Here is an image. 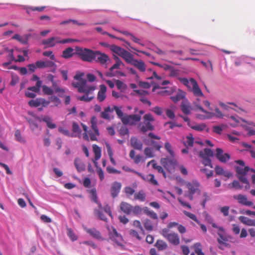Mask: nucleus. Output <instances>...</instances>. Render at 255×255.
<instances>
[{
	"label": "nucleus",
	"mask_w": 255,
	"mask_h": 255,
	"mask_svg": "<svg viewBox=\"0 0 255 255\" xmlns=\"http://www.w3.org/2000/svg\"><path fill=\"white\" fill-rule=\"evenodd\" d=\"M75 49L76 55L83 61L92 62L94 61L95 51L79 46H76Z\"/></svg>",
	"instance_id": "obj_1"
},
{
	"label": "nucleus",
	"mask_w": 255,
	"mask_h": 255,
	"mask_svg": "<svg viewBox=\"0 0 255 255\" xmlns=\"http://www.w3.org/2000/svg\"><path fill=\"white\" fill-rule=\"evenodd\" d=\"M143 122L140 123L138 126L140 131L142 133H145L148 131L153 130L154 127L150 123L154 121L153 116L150 114H147L143 116Z\"/></svg>",
	"instance_id": "obj_2"
},
{
	"label": "nucleus",
	"mask_w": 255,
	"mask_h": 255,
	"mask_svg": "<svg viewBox=\"0 0 255 255\" xmlns=\"http://www.w3.org/2000/svg\"><path fill=\"white\" fill-rule=\"evenodd\" d=\"M161 235L171 244L174 246H178L180 244L178 235L174 232H170L168 229H163L161 231Z\"/></svg>",
	"instance_id": "obj_3"
},
{
	"label": "nucleus",
	"mask_w": 255,
	"mask_h": 255,
	"mask_svg": "<svg viewBox=\"0 0 255 255\" xmlns=\"http://www.w3.org/2000/svg\"><path fill=\"white\" fill-rule=\"evenodd\" d=\"M235 168L237 172L238 178L242 183L246 184L245 189H249L250 188L249 182L245 176L247 174L248 172L249 171L250 167L248 166H245L244 168H242L239 166H235Z\"/></svg>",
	"instance_id": "obj_4"
},
{
	"label": "nucleus",
	"mask_w": 255,
	"mask_h": 255,
	"mask_svg": "<svg viewBox=\"0 0 255 255\" xmlns=\"http://www.w3.org/2000/svg\"><path fill=\"white\" fill-rule=\"evenodd\" d=\"M87 81L86 79H81L77 83H73L72 86L78 88L80 93H88L90 91H94L96 89L95 86H89L87 84Z\"/></svg>",
	"instance_id": "obj_5"
},
{
	"label": "nucleus",
	"mask_w": 255,
	"mask_h": 255,
	"mask_svg": "<svg viewBox=\"0 0 255 255\" xmlns=\"http://www.w3.org/2000/svg\"><path fill=\"white\" fill-rule=\"evenodd\" d=\"M196 107L198 110L207 114L206 116L197 115V118L199 119L204 120L205 119H210L214 116H216L217 118L220 119H223L224 118V115L218 108H216L215 109V111L216 112V114H215L213 113L209 112L205 110L200 105H196Z\"/></svg>",
	"instance_id": "obj_6"
},
{
	"label": "nucleus",
	"mask_w": 255,
	"mask_h": 255,
	"mask_svg": "<svg viewBox=\"0 0 255 255\" xmlns=\"http://www.w3.org/2000/svg\"><path fill=\"white\" fill-rule=\"evenodd\" d=\"M141 120V116L140 115L133 114V115H125V118L122 119V123L125 125H129L130 126H133L139 122Z\"/></svg>",
	"instance_id": "obj_7"
},
{
	"label": "nucleus",
	"mask_w": 255,
	"mask_h": 255,
	"mask_svg": "<svg viewBox=\"0 0 255 255\" xmlns=\"http://www.w3.org/2000/svg\"><path fill=\"white\" fill-rule=\"evenodd\" d=\"M36 66L37 68L42 69L45 68H49L51 69L50 71L53 73H55L56 71L57 66L56 64L52 61L50 60H45L41 61L39 60L35 62Z\"/></svg>",
	"instance_id": "obj_8"
},
{
	"label": "nucleus",
	"mask_w": 255,
	"mask_h": 255,
	"mask_svg": "<svg viewBox=\"0 0 255 255\" xmlns=\"http://www.w3.org/2000/svg\"><path fill=\"white\" fill-rule=\"evenodd\" d=\"M28 104L31 107H38L41 106L42 107L46 108L50 104V101L44 98H39L34 100H31Z\"/></svg>",
	"instance_id": "obj_9"
},
{
	"label": "nucleus",
	"mask_w": 255,
	"mask_h": 255,
	"mask_svg": "<svg viewBox=\"0 0 255 255\" xmlns=\"http://www.w3.org/2000/svg\"><path fill=\"white\" fill-rule=\"evenodd\" d=\"M193 105L195 107V108L193 109L190 105L188 101L186 99L183 100L181 104L180 105V109L182 112L185 115H189L191 113V111L192 110H194L195 111H198V110L197 109L196 107V105H198L196 102H194L193 103Z\"/></svg>",
	"instance_id": "obj_10"
},
{
	"label": "nucleus",
	"mask_w": 255,
	"mask_h": 255,
	"mask_svg": "<svg viewBox=\"0 0 255 255\" xmlns=\"http://www.w3.org/2000/svg\"><path fill=\"white\" fill-rule=\"evenodd\" d=\"M110 60L108 55L99 51H95L94 61L100 63L101 65L105 64Z\"/></svg>",
	"instance_id": "obj_11"
},
{
	"label": "nucleus",
	"mask_w": 255,
	"mask_h": 255,
	"mask_svg": "<svg viewBox=\"0 0 255 255\" xmlns=\"http://www.w3.org/2000/svg\"><path fill=\"white\" fill-rule=\"evenodd\" d=\"M200 185L199 182L196 180H193L191 182H187L186 186L188 189V193H191V194L198 193L200 194V190L199 189Z\"/></svg>",
	"instance_id": "obj_12"
},
{
	"label": "nucleus",
	"mask_w": 255,
	"mask_h": 255,
	"mask_svg": "<svg viewBox=\"0 0 255 255\" xmlns=\"http://www.w3.org/2000/svg\"><path fill=\"white\" fill-rule=\"evenodd\" d=\"M190 85L192 87L190 86V88H189V90L192 92L195 96L197 97H204V94L199 88L197 82L194 79H190Z\"/></svg>",
	"instance_id": "obj_13"
},
{
	"label": "nucleus",
	"mask_w": 255,
	"mask_h": 255,
	"mask_svg": "<svg viewBox=\"0 0 255 255\" xmlns=\"http://www.w3.org/2000/svg\"><path fill=\"white\" fill-rule=\"evenodd\" d=\"M109 238L119 246H122L120 241L122 240V236L119 234L115 228H113L112 231L109 233Z\"/></svg>",
	"instance_id": "obj_14"
},
{
	"label": "nucleus",
	"mask_w": 255,
	"mask_h": 255,
	"mask_svg": "<svg viewBox=\"0 0 255 255\" xmlns=\"http://www.w3.org/2000/svg\"><path fill=\"white\" fill-rule=\"evenodd\" d=\"M216 151V156L220 162L226 163L230 159V155L227 153H224L222 148H217Z\"/></svg>",
	"instance_id": "obj_15"
},
{
	"label": "nucleus",
	"mask_w": 255,
	"mask_h": 255,
	"mask_svg": "<svg viewBox=\"0 0 255 255\" xmlns=\"http://www.w3.org/2000/svg\"><path fill=\"white\" fill-rule=\"evenodd\" d=\"M234 199L238 200L239 204L246 206H252L254 205L253 202L249 201L246 195L242 194H238L233 196Z\"/></svg>",
	"instance_id": "obj_16"
},
{
	"label": "nucleus",
	"mask_w": 255,
	"mask_h": 255,
	"mask_svg": "<svg viewBox=\"0 0 255 255\" xmlns=\"http://www.w3.org/2000/svg\"><path fill=\"white\" fill-rule=\"evenodd\" d=\"M60 37L57 36H53L48 39L43 40L42 44L47 47H52L56 45V44L59 43Z\"/></svg>",
	"instance_id": "obj_17"
},
{
	"label": "nucleus",
	"mask_w": 255,
	"mask_h": 255,
	"mask_svg": "<svg viewBox=\"0 0 255 255\" xmlns=\"http://www.w3.org/2000/svg\"><path fill=\"white\" fill-rule=\"evenodd\" d=\"M84 230L89 234L93 238L98 240H104V238L101 236V233L99 231L95 228H88L87 227L84 228Z\"/></svg>",
	"instance_id": "obj_18"
},
{
	"label": "nucleus",
	"mask_w": 255,
	"mask_h": 255,
	"mask_svg": "<svg viewBox=\"0 0 255 255\" xmlns=\"http://www.w3.org/2000/svg\"><path fill=\"white\" fill-rule=\"evenodd\" d=\"M122 187V184L119 182L113 183L111 188V193L113 198H116L119 195Z\"/></svg>",
	"instance_id": "obj_19"
},
{
	"label": "nucleus",
	"mask_w": 255,
	"mask_h": 255,
	"mask_svg": "<svg viewBox=\"0 0 255 255\" xmlns=\"http://www.w3.org/2000/svg\"><path fill=\"white\" fill-rule=\"evenodd\" d=\"M131 208L132 206L127 202H122L120 204V210L125 214L129 215L131 214Z\"/></svg>",
	"instance_id": "obj_20"
},
{
	"label": "nucleus",
	"mask_w": 255,
	"mask_h": 255,
	"mask_svg": "<svg viewBox=\"0 0 255 255\" xmlns=\"http://www.w3.org/2000/svg\"><path fill=\"white\" fill-rule=\"evenodd\" d=\"M107 91V88L105 85H100V89L98 92L97 95V99L100 102H102L104 101L106 98V92Z\"/></svg>",
	"instance_id": "obj_21"
},
{
	"label": "nucleus",
	"mask_w": 255,
	"mask_h": 255,
	"mask_svg": "<svg viewBox=\"0 0 255 255\" xmlns=\"http://www.w3.org/2000/svg\"><path fill=\"white\" fill-rule=\"evenodd\" d=\"M186 96V93L184 91L178 90L175 96L170 97V99L174 103L183 100H184Z\"/></svg>",
	"instance_id": "obj_22"
},
{
	"label": "nucleus",
	"mask_w": 255,
	"mask_h": 255,
	"mask_svg": "<svg viewBox=\"0 0 255 255\" xmlns=\"http://www.w3.org/2000/svg\"><path fill=\"white\" fill-rule=\"evenodd\" d=\"M130 143L132 147L138 150H141L142 148V143L141 141L135 137H132L130 139Z\"/></svg>",
	"instance_id": "obj_23"
},
{
	"label": "nucleus",
	"mask_w": 255,
	"mask_h": 255,
	"mask_svg": "<svg viewBox=\"0 0 255 255\" xmlns=\"http://www.w3.org/2000/svg\"><path fill=\"white\" fill-rule=\"evenodd\" d=\"M131 65L137 68L140 72H143L145 71V63L141 60L138 61L134 59Z\"/></svg>",
	"instance_id": "obj_24"
},
{
	"label": "nucleus",
	"mask_w": 255,
	"mask_h": 255,
	"mask_svg": "<svg viewBox=\"0 0 255 255\" xmlns=\"http://www.w3.org/2000/svg\"><path fill=\"white\" fill-rule=\"evenodd\" d=\"M215 170L216 173L217 175H222L228 178L230 177L232 175V173L228 171H225L224 169L220 166H216L215 167Z\"/></svg>",
	"instance_id": "obj_25"
},
{
	"label": "nucleus",
	"mask_w": 255,
	"mask_h": 255,
	"mask_svg": "<svg viewBox=\"0 0 255 255\" xmlns=\"http://www.w3.org/2000/svg\"><path fill=\"white\" fill-rule=\"evenodd\" d=\"M74 55H76V51L74 52V49L72 47H68L63 51L62 56L64 58L68 59Z\"/></svg>",
	"instance_id": "obj_26"
},
{
	"label": "nucleus",
	"mask_w": 255,
	"mask_h": 255,
	"mask_svg": "<svg viewBox=\"0 0 255 255\" xmlns=\"http://www.w3.org/2000/svg\"><path fill=\"white\" fill-rule=\"evenodd\" d=\"M121 57H122L127 63L131 64L134 60V59H133V55L126 50L124 51Z\"/></svg>",
	"instance_id": "obj_27"
},
{
	"label": "nucleus",
	"mask_w": 255,
	"mask_h": 255,
	"mask_svg": "<svg viewBox=\"0 0 255 255\" xmlns=\"http://www.w3.org/2000/svg\"><path fill=\"white\" fill-rule=\"evenodd\" d=\"M46 6H24L23 8L26 10V12L27 14H30L31 11H42L45 9Z\"/></svg>",
	"instance_id": "obj_28"
},
{
	"label": "nucleus",
	"mask_w": 255,
	"mask_h": 255,
	"mask_svg": "<svg viewBox=\"0 0 255 255\" xmlns=\"http://www.w3.org/2000/svg\"><path fill=\"white\" fill-rule=\"evenodd\" d=\"M74 165L78 172L84 171L85 166L83 162L78 158H76L74 160Z\"/></svg>",
	"instance_id": "obj_29"
},
{
	"label": "nucleus",
	"mask_w": 255,
	"mask_h": 255,
	"mask_svg": "<svg viewBox=\"0 0 255 255\" xmlns=\"http://www.w3.org/2000/svg\"><path fill=\"white\" fill-rule=\"evenodd\" d=\"M97 118L95 116H93L91 119V128L94 130V132L98 135H100L99 130L97 126Z\"/></svg>",
	"instance_id": "obj_30"
},
{
	"label": "nucleus",
	"mask_w": 255,
	"mask_h": 255,
	"mask_svg": "<svg viewBox=\"0 0 255 255\" xmlns=\"http://www.w3.org/2000/svg\"><path fill=\"white\" fill-rule=\"evenodd\" d=\"M114 111V109H112L110 106H108L104 109V111L101 113V117L104 119L109 120L110 117L109 115V113H111Z\"/></svg>",
	"instance_id": "obj_31"
},
{
	"label": "nucleus",
	"mask_w": 255,
	"mask_h": 255,
	"mask_svg": "<svg viewBox=\"0 0 255 255\" xmlns=\"http://www.w3.org/2000/svg\"><path fill=\"white\" fill-rule=\"evenodd\" d=\"M93 92V91H90L89 93H88L87 94L85 93V95L78 97L77 99L80 101H84V102H90L94 98V96L93 95L89 96L90 95H92Z\"/></svg>",
	"instance_id": "obj_32"
},
{
	"label": "nucleus",
	"mask_w": 255,
	"mask_h": 255,
	"mask_svg": "<svg viewBox=\"0 0 255 255\" xmlns=\"http://www.w3.org/2000/svg\"><path fill=\"white\" fill-rule=\"evenodd\" d=\"M92 147L93 152L95 154V159L96 160H98L101 158V148L96 144H93Z\"/></svg>",
	"instance_id": "obj_33"
},
{
	"label": "nucleus",
	"mask_w": 255,
	"mask_h": 255,
	"mask_svg": "<svg viewBox=\"0 0 255 255\" xmlns=\"http://www.w3.org/2000/svg\"><path fill=\"white\" fill-rule=\"evenodd\" d=\"M110 50L116 54L119 55L120 56L122 55L124 51V49L121 47L118 46L116 45H112L110 46Z\"/></svg>",
	"instance_id": "obj_34"
},
{
	"label": "nucleus",
	"mask_w": 255,
	"mask_h": 255,
	"mask_svg": "<svg viewBox=\"0 0 255 255\" xmlns=\"http://www.w3.org/2000/svg\"><path fill=\"white\" fill-rule=\"evenodd\" d=\"M214 155L213 151L208 148H206L204 149V151H200L199 152V156L200 157H213Z\"/></svg>",
	"instance_id": "obj_35"
},
{
	"label": "nucleus",
	"mask_w": 255,
	"mask_h": 255,
	"mask_svg": "<svg viewBox=\"0 0 255 255\" xmlns=\"http://www.w3.org/2000/svg\"><path fill=\"white\" fill-rule=\"evenodd\" d=\"M41 121L45 122L47 126L50 129H53L56 127V125L52 123L51 119L49 117L45 116L42 118Z\"/></svg>",
	"instance_id": "obj_36"
},
{
	"label": "nucleus",
	"mask_w": 255,
	"mask_h": 255,
	"mask_svg": "<svg viewBox=\"0 0 255 255\" xmlns=\"http://www.w3.org/2000/svg\"><path fill=\"white\" fill-rule=\"evenodd\" d=\"M49 101L53 103V105H51L52 107H59L61 105V100L55 96H52L49 98Z\"/></svg>",
	"instance_id": "obj_37"
},
{
	"label": "nucleus",
	"mask_w": 255,
	"mask_h": 255,
	"mask_svg": "<svg viewBox=\"0 0 255 255\" xmlns=\"http://www.w3.org/2000/svg\"><path fill=\"white\" fill-rule=\"evenodd\" d=\"M155 246L159 251H162L167 248V245L164 241L161 240H158L155 244Z\"/></svg>",
	"instance_id": "obj_38"
},
{
	"label": "nucleus",
	"mask_w": 255,
	"mask_h": 255,
	"mask_svg": "<svg viewBox=\"0 0 255 255\" xmlns=\"http://www.w3.org/2000/svg\"><path fill=\"white\" fill-rule=\"evenodd\" d=\"M106 147L107 149V152L109 155V156L110 157V161L111 163L114 165H115L116 164V162L115 160L113 158V152L112 151V149L109 143L106 142Z\"/></svg>",
	"instance_id": "obj_39"
},
{
	"label": "nucleus",
	"mask_w": 255,
	"mask_h": 255,
	"mask_svg": "<svg viewBox=\"0 0 255 255\" xmlns=\"http://www.w3.org/2000/svg\"><path fill=\"white\" fill-rule=\"evenodd\" d=\"M42 82L41 81H38L36 82V85L32 87L27 88V90L33 92L34 93H38L41 87Z\"/></svg>",
	"instance_id": "obj_40"
},
{
	"label": "nucleus",
	"mask_w": 255,
	"mask_h": 255,
	"mask_svg": "<svg viewBox=\"0 0 255 255\" xmlns=\"http://www.w3.org/2000/svg\"><path fill=\"white\" fill-rule=\"evenodd\" d=\"M135 151L133 150H130L129 157L134 160V163L138 164L141 160L142 157L140 155L135 156Z\"/></svg>",
	"instance_id": "obj_41"
},
{
	"label": "nucleus",
	"mask_w": 255,
	"mask_h": 255,
	"mask_svg": "<svg viewBox=\"0 0 255 255\" xmlns=\"http://www.w3.org/2000/svg\"><path fill=\"white\" fill-rule=\"evenodd\" d=\"M145 194L143 190L139 191L138 192L135 193L134 195L135 200H138L142 202L145 201Z\"/></svg>",
	"instance_id": "obj_42"
},
{
	"label": "nucleus",
	"mask_w": 255,
	"mask_h": 255,
	"mask_svg": "<svg viewBox=\"0 0 255 255\" xmlns=\"http://www.w3.org/2000/svg\"><path fill=\"white\" fill-rule=\"evenodd\" d=\"M122 107H119L117 106H114L113 108H112L115 110L118 117L121 120L122 122V119L125 118V115L122 111Z\"/></svg>",
	"instance_id": "obj_43"
},
{
	"label": "nucleus",
	"mask_w": 255,
	"mask_h": 255,
	"mask_svg": "<svg viewBox=\"0 0 255 255\" xmlns=\"http://www.w3.org/2000/svg\"><path fill=\"white\" fill-rule=\"evenodd\" d=\"M115 59L116 60V63L114 64L110 68V71L109 72H115L114 71L115 69H119L120 66L121 65H124V64L123 63V62L120 60L119 57H116L115 58Z\"/></svg>",
	"instance_id": "obj_44"
},
{
	"label": "nucleus",
	"mask_w": 255,
	"mask_h": 255,
	"mask_svg": "<svg viewBox=\"0 0 255 255\" xmlns=\"http://www.w3.org/2000/svg\"><path fill=\"white\" fill-rule=\"evenodd\" d=\"M194 248L195 253L197 255H204V253L202 252V246L200 243H196L194 245Z\"/></svg>",
	"instance_id": "obj_45"
},
{
	"label": "nucleus",
	"mask_w": 255,
	"mask_h": 255,
	"mask_svg": "<svg viewBox=\"0 0 255 255\" xmlns=\"http://www.w3.org/2000/svg\"><path fill=\"white\" fill-rule=\"evenodd\" d=\"M146 180L150 184L153 185H158V183L157 180L155 179L154 176L153 174H149L146 176Z\"/></svg>",
	"instance_id": "obj_46"
},
{
	"label": "nucleus",
	"mask_w": 255,
	"mask_h": 255,
	"mask_svg": "<svg viewBox=\"0 0 255 255\" xmlns=\"http://www.w3.org/2000/svg\"><path fill=\"white\" fill-rule=\"evenodd\" d=\"M43 93L46 95H52L54 92L53 89L49 87L46 85H44L42 87Z\"/></svg>",
	"instance_id": "obj_47"
},
{
	"label": "nucleus",
	"mask_w": 255,
	"mask_h": 255,
	"mask_svg": "<svg viewBox=\"0 0 255 255\" xmlns=\"http://www.w3.org/2000/svg\"><path fill=\"white\" fill-rule=\"evenodd\" d=\"M169 76L171 77H176L179 80L180 78V71L178 69H175L173 67L172 69L170 71Z\"/></svg>",
	"instance_id": "obj_48"
},
{
	"label": "nucleus",
	"mask_w": 255,
	"mask_h": 255,
	"mask_svg": "<svg viewBox=\"0 0 255 255\" xmlns=\"http://www.w3.org/2000/svg\"><path fill=\"white\" fill-rule=\"evenodd\" d=\"M94 212L95 215L97 216L100 220L106 222L107 221V218L101 211L97 209H95Z\"/></svg>",
	"instance_id": "obj_49"
},
{
	"label": "nucleus",
	"mask_w": 255,
	"mask_h": 255,
	"mask_svg": "<svg viewBox=\"0 0 255 255\" xmlns=\"http://www.w3.org/2000/svg\"><path fill=\"white\" fill-rule=\"evenodd\" d=\"M144 153L147 158L153 157L154 155L153 152V149L150 147H146L144 150Z\"/></svg>",
	"instance_id": "obj_50"
},
{
	"label": "nucleus",
	"mask_w": 255,
	"mask_h": 255,
	"mask_svg": "<svg viewBox=\"0 0 255 255\" xmlns=\"http://www.w3.org/2000/svg\"><path fill=\"white\" fill-rule=\"evenodd\" d=\"M202 158V163L205 166H209L211 168H213V165L212 164L211 160L209 157H201Z\"/></svg>",
	"instance_id": "obj_51"
},
{
	"label": "nucleus",
	"mask_w": 255,
	"mask_h": 255,
	"mask_svg": "<svg viewBox=\"0 0 255 255\" xmlns=\"http://www.w3.org/2000/svg\"><path fill=\"white\" fill-rule=\"evenodd\" d=\"M218 235L219 236L220 238L218 239V242L220 245H223L227 247L228 244L224 243L223 241H226V238L224 236L223 233L221 232H218Z\"/></svg>",
	"instance_id": "obj_52"
},
{
	"label": "nucleus",
	"mask_w": 255,
	"mask_h": 255,
	"mask_svg": "<svg viewBox=\"0 0 255 255\" xmlns=\"http://www.w3.org/2000/svg\"><path fill=\"white\" fill-rule=\"evenodd\" d=\"M106 75L108 77H113L117 76L125 77L126 76L124 73L119 71H116L114 72H108Z\"/></svg>",
	"instance_id": "obj_53"
},
{
	"label": "nucleus",
	"mask_w": 255,
	"mask_h": 255,
	"mask_svg": "<svg viewBox=\"0 0 255 255\" xmlns=\"http://www.w3.org/2000/svg\"><path fill=\"white\" fill-rule=\"evenodd\" d=\"M141 212H142V209L140 206L136 205V206L133 207L132 206L131 213H132L133 214H134L135 215H137L140 214L141 213Z\"/></svg>",
	"instance_id": "obj_54"
},
{
	"label": "nucleus",
	"mask_w": 255,
	"mask_h": 255,
	"mask_svg": "<svg viewBox=\"0 0 255 255\" xmlns=\"http://www.w3.org/2000/svg\"><path fill=\"white\" fill-rule=\"evenodd\" d=\"M12 38L18 40L22 44H26L27 43V39L22 38L20 35H19L18 34H14Z\"/></svg>",
	"instance_id": "obj_55"
},
{
	"label": "nucleus",
	"mask_w": 255,
	"mask_h": 255,
	"mask_svg": "<svg viewBox=\"0 0 255 255\" xmlns=\"http://www.w3.org/2000/svg\"><path fill=\"white\" fill-rule=\"evenodd\" d=\"M27 121L28 122L30 128L32 130H35L38 128V124L35 121H34L32 119H27Z\"/></svg>",
	"instance_id": "obj_56"
},
{
	"label": "nucleus",
	"mask_w": 255,
	"mask_h": 255,
	"mask_svg": "<svg viewBox=\"0 0 255 255\" xmlns=\"http://www.w3.org/2000/svg\"><path fill=\"white\" fill-rule=\"evenodd\" d=\"M183 213L186 216L196 222L197 224H199V221L194 214L186 211H184Z\"/></svg>",
	"instance_id": "obj_57"
},
{
	"label": "nucleus",
	"mask_w": 255,
	"mask_h": 255,
	"mask_svg": "<svg viewBox=\"0 0 255 255\" xmlns=\"http://www.w3.org/2000/svg\"><path fill=\"white\" fill-rule=\"evenodd\" d=\"M90 193L91 195V200L96 203H98V197L97 195V191L96 189L94 188L90 190Z\"/></svg>",
	"instance_id": "obj_58"
},
{
	"label": "nucleus",
	"mask_w": 255,
	"mask_h": 255,
	"mask_svg": "<svg viewBox=\"0 0 255 255\" xmlns=\"http://www.w3.org/2000/svg\"><path fill=\"white\" fill-rule=\"evenodd\" d=\"M67 231L68 236L72 241H74L77 240V236L74 234V233L73 232L71 229H68Z\"/></svg>",
	"instance_id": "obj_59"
},
{
	"label": "nucleus",
	"mask_w": 255,
	"mask_h": 255,
	"mask_svg": "<svg viewBox=\"0 0 255 255\" xmlns=\"http://www.w3.org/2000/svg\"><path fill=\"white\" fill-rule=\"evenodd\" d=\"M15 136L16 137V140L18 141H19L21 143H25V140L21 135L20 131L19 130H16L15 131Z\"/></svg>",
	"instance_id": "obj_60"
},
{
	"label": "nucleus",
	"mask_w": 255,
	"mask_h": 255,
	"mask_svg": "<svg viewBox=\"0 0 255 255\" xmlns=\"http://www.w3.org/2000/svg\"><path fill=\"white\" fill-rule=\"evenodd\" d=\"M72 131L74 133H80L81 132V130L79 127V126L78 125V124L77 123H76L75 122H73V123H72Z\"/></svg>",
	"instance_id": "obj_61"
},
{
	"label": "nucleus",
	"mask_w": 255,
	"mask_h": 255,
	"mask_svg": "<svg viewBox=\"0 0 255 255\" xmlns=\"http://www.w3.org/2000/svg\"><path fill=\"white\" fill-rule=\"evenodd\" d=\"M164 147L172 157L174 156V153L172 150V146L169 142H166L165 143Z\"/></svg>",
	"instance_id": "obj_62"
},
{
	"label": "nucleus",
	"mask_w": 255,
	"mask_h": 255,
	"mask_svg": "<svg viewBox=\"0 0 255 255\" xmlns=\"http://www.w3.org/2000/svg\"><path fill=\"white\" fill-rule=\"evenodd\" d=\"M150 145H152L155 149L158 151L160 150V148L162 147L160 143L153 140L150 141Z\"/></svg>",
	"instance_id": "obj_63"
},
{
	"label": "nucleus",
	"mask_w": 255,
	"mask_h": 255,
	"mask_svg": "<svg viewBox=\"0 0 255 255\" xmlns=\"http://www.w3.org/2000/svg\"><path fill=\"white\" fill-rule=\"evenodd\" d=\"M151 111L158 116H161L163 113V109L161 107L156 106L153 108Z\"/></svg>",
	"instance_id": "obj_64"
}]
</instances>
